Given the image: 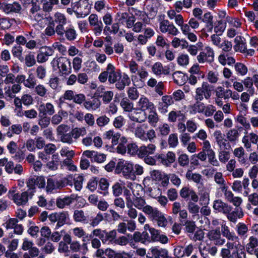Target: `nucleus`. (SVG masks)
Instances as JSON below:
<instances>
[{"label":"nucleus","instance_id":"obj_33","mask_svg":"<svg viewBox=\"0 0 258 258\" xmlns=\"http://www.w3.org/2000/svg\"><path fill=\"white\" fill-rule=\"evenodd\" d=\"M130 119L139 123H142L147 119V113L140 111L137 108L130 115Z\"/></svg>","mask_w":258,"mask_h":258},{"label":"nucleus","instance_id":"obj_1","mask_svg":"<svg viewBox=\"0 0 258 258\" xmlns=\"http://www.w3.org/2000/svg\"><path fill=\"white\" fill-rule=\"evenodd\" d=\"M68 185H72V178L70 176L58 179L56 178L48 177L47 179L45 189L47 194H53Z\"/></svg>","mask_w":258,"mask_h":258},{"label":"nucleus","instance_id":"obj_52","mask_svg":"<svg viewBox=\"0 0 258 258\" xmlns=\"http://www.w3.org/2000/svg\"><path fill=\"white\" fill-rule=\"evenodd\" d=\"M124 186V184L118 182H115L112 186V194L114 196L118 197L120 196L122 192Z\"/></svg>","mask_w":258,"mask_h":258},{"label":"nucleus","instance_id":"obj_22","mask_svg":"<svg viewBox=\"0 0 258 258\" xmlns=\"http://www.w3.org/2000/svg\"><path fill=\"white\" fill-rule=\"evenodd\" d=\"M174 103L171 95H163L158 103V109L161 112H167L168 107Z\"/></svg>","mask_w":258,"mask_h":258},{"label":"nucleus","instance_id":"obj_12","mask_svg":"<svg viewBox=\"0 0 258 258\" xmlns=\"http://www.w3.org/2000/svg\"><path fill=\"white\" fill-rule=\"evenodd\" d=\"M69 217L67 212L52 213L48 216L49 220L52 222H57L56 227L59 228L63 225Z\"/></svg>","mask_w":258,"mask_h":258},{"label":"nucleus","instance_id":"obj_6","mask_svg":"<svg viewBox=\"0 0 258 258\" xmlns=\"http://www.w3.org/2000/svg\"><path fill=\"white\" fill-rule=\"evenodd\" d=\"M213 90L212 85L207 82H203L201 87L196 89L194 99L198 101H202L204 98L208 100L210 98Z\"/></svg>","mask_w":258,"mask_h":258},{"label":"nucleus","instance_id":"obj_14","mask_svg":"<svg viewBox=\"0 0 258 258\" xmlns=\"http://www.w3.org/2000/svg\"><path fill=\"white\" fill-rule=\"evenodd\" d=\"M207 237L216 245L221 246L225 242V239L221 237V233L219 228L210 230L207 233Z\"/></svg>","mask_w":258,"mask_h":258},{"label":"nucleus","instance_id":"obj_55","mask_svg":"<svg viewBox=\"0 0 258 258\" xmlns=\"http://www.w3.org/2000/svg\"><path fill=\"white\" fill-rule=\"evenodd\" d=\"M239 136V133L236 129L229 130L226 134V137L228 140L230 142L236 141Z\"/></svg>","mask_w":258,"mask_h":258},{"label":"nucleus","instance_id":"obj_45","mask_svg":"<svg viewBox=\"0 0 258 258\" xmlns=\"http://www.w3.org/2000/svg\"><path fill=\"white\" fill-rule=\"evenodd\" d=\"M146 202L145 199L142 197H136L134 200H132V206H134L135 208L139 210H142L144 212Z\"/></svg>","mask_w":258,"mask_h":258},{"label":"nucleus","instance_id":"obj_44","mask_svg":"<svg viewBox=\"0 0 258 258\" xmlns=\"http://www.w3.org/2000/svg\"><path fill=\"white\" fill-rule=\"evenodd\" d=\"M144 212L148 215V217L152 221H154L160 215L161 213L156 208H153L150 205H147Z\"/></svg>","mask_w":258,"mask_h":258},{"label":"nucleus","instance_id":"obj_32","mask_svg":"<svg viewBox=\"0 0 258 258\" xmlns=\"http://www.w3.org/2000/svg\"><path fill=\"white\" fill-rule=\"evenodd\" d=\"M40 10L39 5L36 2H32V7L30 10V16L37 21H39L43 19V14L39 13Z\"/></svg>","mask_w":258,"mask_h":258},{"label":"nucleus","instance_id":"obj_11","mask_svg":"<svg viewBox=\"0 0 258 258\" xmlns=\"http://www.w3.org/2000/svg\"><path fill=\"white\" fill-rule=\"evenodd\" d=\"M160 21L159 29L162 33H168L173 36H175L178 33V29L168 20H161L160 18Z\"/></svg>","mask_w":258,"mask_h":258},{"label":"nucleus","instance_id":"obj_25","mask_svg":"<svg viewBox=\"0 0 258 258\" xmlns=\"http://www.w3.org/2000/svg\"><path fill=\"white\" fill-rule=\"evenodd\" d=\"M152 71L156 76L168 75L170 74V68L167 67H163L160 62H157L152 66Z\"/></svg>","mask_w":258,"mask_h":258},{"label":"nucleus","instance_id":"obj_35","mask_svg":"<svg viewBox=\"0 0 258 258\" xmlns=\"http://www.w3.org/2000/svg\"><path fill=\"white\" fill-rule=\"evenodd\" d=\"M172 78L174 83L180 86L184 85L188 80L187 76L180 71L173 73Z\"/></svg>","mask_w":258,"mask_h":258},{"label":"nucleus","instance_id":"obj_43","mask_svg":"<svg viewBox=\"0 0 258 258\" xmlns=\"http://www.w3.org/2000/svg\"><path fill=\"white\" fill-rule=\"evenodd\" d=\"M221 232L222 235L227 240L237 239V235L234 232H231L229 227L226 224L222 225Z\"/></svg>","mask_w":258,"mask_h":258},{"label":"nucleus","instance_id":"obj_50","mask_svg":"<svg viewBox=\"0 0 258 258\" xmlns=\"http://www.w3.org/2000/svg\"><path fill=\"white\" fill-rule=\"evenodd\" d=\"M186 178L188 180H191L197 183L201 182L202 176L199 173H192L191 170L188 169L185 174Z\"/></svg>","mask_w":258,"mask_h":258},{"label":"nucleus","instance_id":"obj_59","mask_svg":"<svg viewBox=\"0 0 258 258\" xmlns=\"http://www.w3.org/2000/svg\"><path fill=\"white\" fill-rule=\"evenodd\" d=\"M214 180L216 183L220 185V189H222L223 187H226V184L225 181L223 177L221 172H216L214 176Z\"/></svg>","mask_w":258,"mask_h":258},{"label":"nucleus","instance_id":"obj_36","mask_svg":"<svg viewBox=\"0 0 258 258\" xmlns=\"http://www.w3.org/2000/svg\"><path fill=\"white\" fill-rule=\"evenodd\" d=\"M147 119L149 123L153 127H156L157 123L159 121V117L156 111V107L154 109L149 111V114L147 115Z\"/></svg>","mask_w":258,"mask_h":258},{"label":"nucleus","instance_id":"obj_28","mask_svg":"<svg viewBox=\"0 0 258 258\" xmlns=\"http://www.w3.org/2000/svg\"><path fill=\"white\" fill-rule=\"evenodd\" d=\"M38 110L39 116H41V115L46 116L47 114L51 115L55 112L54 106L50 103L41 104L39 107Z\"/></svg>","mask_w":258,"mask_h":258},{"label":"nucleus","instance_id":"obj_37","mask_svg":"<svg viewBox=\"0 0 258 258\" xmlns=\"http://www.w3.org/2000/svg\"><path fill=\"white\" fill-rule=\"evenodd\" d=\"M235 230L237 234V236L241 238L247 237V234L248 231V226L244 223L239 222L235 227Z\"/></svg>","mask_w":258,"mask_h":258},{"label":"nucleus","instance_id":"obj_16","mask_svg":"<svg viewBox=\"0 0 258 258\" xmlns=\"http://www.w3.org/2000/svg\"><path fill=\"white\" fill-rule=\"evenodd\" d=\"M54 22L57 25L55 27L56 33L60 34L62 33L63 29L64 28V26L67 23V19L64 14L57 12L54 15Z\"/></svg>","mask_w":258,"mask_h":258},{"label":"nucleus","instance_id":"obj_38","mask_svg":"<svg viewBox=\"0 0 258 258\" xmlns=\"http://www.w3.org/2000/svg\"><path fill=\"white\" fill-rule=\"evenodd\" d=\"M83 105L87 110H96L100 106L101 102L98 98H93L92 100L85 101Z\"/></svg>","mask_w":258,"mask_h":258},{"label":"nucleus","instance_id":"obj_20","mask_svg":"<svg viewBox=\"0 0 258 258\" xmlns=\"http://www.w3.org/2000/svg\"><path fill=\"white\" fill-rule=\"evenodd\" d=\"M83 155L88 158H91L92 161L99 163H103L106 158L105 154L94 151L86 150L83 152Z\"/></svg>","mask_w":258,"mask_h":258},{"label":"nucleus","instance_id":"obj_9","mask_svg":"<svg viewBox=\"0 0 258 258\" xmlns=\"http://www.w3.org/2000/svg\"><path fill=\"white\" fill-rule=\"evenodd\" d=\"M89 25L95 36L101 35L103 28V24L97 15L91 14L88 18Z\"/></svg>","mask_w":258,"mask_h":258},{"label":"nucleus","instance_id":"obj_60","mask_svg":"<svg viewBox=\"0 0 258 258\" xmlns=\"http://www.w3.org/2000/svg\"><path fill=\"white\" fill-rule=\"evenodd\" d=\"M36 85V80L34 76L32 74L29 75L27 79H25L24 86L30 89H32L35 87Z\"/></svg>","mask_w":258,"mask_h":258},{"label":"nucleus","instance_id":"obj_48","mask_svg":"<svg viewBox=\"0 0 258 258\" xmlns=\"http://www.w3.org/2000/svg\"><path fill=\"white\" fill-rule=\"evenodd\" d=\"M22 132V125L20 124H15L11 125L9 128V131L6 134V136L9 138H11L13 136L14 134L20 135Z\"/></svg>","mask_w":258,"mask_h":258},{"label":"nucleus","instance_id":"obj_53","mask_svg":"<svg viewBox=\"0 0 258 258\" xmlns=\"http://www.w3.org/2000/svg\"><path fill=\"white\" fill-rule=\"evenodd\" d=\"M126 207L128 210L126 211V214L129 218L132 220L136 219L138 216V212L136 208L132 206V203L126 204Z\"/></svg>","mask_w":258,"mask_h":258},{"label":"nucleus","instance_id":"obj_54","mask_svg":"<svg viewBox=\"0 0 258 258\" xmlns=\"http://www.w3.org/2000/svg\"><path fill=\"white\" fill-rule=\"evenodd\" d=\"M72 178V181H74L75 187L77 190L80 191L82 188L83 182L84 181V177L82 175H77Z\"/></svg>","mask_w":258,"mask_h":258},{"label":"nucleus","instance_id":"obj_15","mask_svg":"<svg viewBox=\"0 0 258 258\" xmlns=\"http://www.w3.org/2000/svg\"><path fill=\"white\" fill-rule=\"evenodd\" d=\"M156 107L154 104L147 97H141L137 103V108L140 111L146 112V111H150Z\"/></svg>","mask_w":258,"mask_h":258},{"label":"nucleus","instance_id":"obj_5","mask_svg":"<svg viewBox=\"0 0 258 258\" xmlns=\"http://www.w3.org/2000/svg\"><path fill=\"white\" fill-rule=\"evenodd\" d=\"M56 134L59 140L63 143L70 145L74 142L72 131H70L69 126L67 124H61L58 125L56 128Z\"/></svg>","mask_w":258,"mask_h":258},{"label":"nucleus","instance_id":"obj_18","mask_svg":"<svg viewBox=\"0 0 258 258\" xmlns=\"http://www.w3.org/2000/svg\"><path fill=\"white\" fill-rule=\"evenodd\" d=\"M213 208L214 210L224 214L228 213L231 211L232 208L228 204L223 202L221 200H216L214 201Z\"/></svg>","mask_w":258,"mask_h":258},{"label":"nucleus","instance_id":"obj_51","mask_svg":"<svg viewBox=\"0 0 258 258\" xmlns=\"http://www.w3.org/2000/svg\"><path fill=\"white\" fill-rule=\"evenodd\" d=\"M226 27V23L221 20L214 23V32L218 35H222Z\"/></svg>","mask_w":258,"mask_h":258},{"label":"nucleus","instance_id":"obj_39","mask_svg":"<svg viewBox=\"0 0 258 258\" xmlns=\"http://www.w3.org/2000/svg\"><path fill=\"white\" fill-rule=\"evenodd\" d=\"M233 155L237 158V160L241 164H244L246 162V159L244 157L245 151L243 147L236 148L233 151Z\"/></svg>","mask_w":258,"mask_h":258},{"label":"nucleus","instance_id":"obj_4","mask_svg":"<svg viewBox=\"0 0 258 258\" xmlns=\"http://www.w3.org/2000/svg\"><path fill=\"white\" fill-rule=\"evenodd\" d=\"M134 165L127 161L120 160L115 168L116 174H122L125 178H131L133 176Z\"/></svg>","mask_w":258,"mask_h":258},{"label":"nucleus","instance_id":"obj_21","mask_svg":"<svg viewBox=\"0 0 258 258\" xmlns=\"http://www.w3.org/2000/svg\"><path fill=\"white\" fill-rule=\"evenodd\" d=\"M156 146L153 144H149L147 146H142L139 148L138 157L143 158L146 156L152 155L155 154Z\"/></svg>","mask_w":258,"mask_h":258},{"label":"nucleus","instance_id":"obj_10","mask_svg":"<svg viewBox=\"0 0 258 258\" xmlns=\"http://www.w3.org/2000/svg\"><path fill=\"white\" fill-rule=\"evenodd\" d=\"M34 194L28 188L27 190L21 193L17 192L16 196L13 199V202L17 206H24L26 205L29 199L32 198Z\"/></svg>","mask_w":258,"mask_h":258},{"label":"nucleus","instance_id":"obj_49","mask_svg":"<svg viewBox=\"0 0 258 258\" xmlns=\"http://www.w3.org/2000/svg\"><path fill=\"white\" fill-rule=\"evenodd\" d=\"M151 251L154 258H162L168 252L167 249L160 248L159 246L152 247Z\"/></svg>","mask_w":258,"mask_h":258},{"label":"nucleus","instance_id":"obj_2","mask_svg":"<svg viewBox=\"0 0 258 258\" xmlns=\"http://www.w3.org/2000/svg\"><path fill=\"white\" fill-rule=\"evenodd\" d=\"M51 65L54 70L58 69L62 76L69 75L72 71L71 60L67 57H54L51 62Z\"/></svg>","mask_w":258,"mask_h":258},{"label":"nucleus","instance_id":"obj_64","mask_svg":"<svg viewBox=\"0 0 258 258\" xmlns=\"http://www.w3.org/2000/svg\"><path fill=\"white\" fill-rule=\"evenodd\" d=\"M128 98L132 100H137L139 97V93L136 87H130L127 91Z\"/></svg>","mask_w":258,"mask_h":258},{"label":"nucleus","instance_id":"obj_29","mask_svg":"<svg viewBox=\"0 0 258 258\" xmlns=\"http://www.w3.org/2000/svg\"><path fill=\"white\" fill-rule=\"evenodd\" d=\"M157 0H145V6L151 16H155L158 11Z\"/></svg>","mask_w":258,"mask_h":258},{"label":"nucleus","instance_id":"obj_34","mask_svg":"<svg viewBox=\"0 0 258 258\" xmlns=\"http://www.w3.org/2000/svg\"><path fill=\"white\" fill-rule=\"evenodd\" d=\"M258 246V239L253 236H250L248 240V242L245 245V249L246 252L249 254H253L255 248Z\"/></svg>","mask_w":258,"mask_h":258},{"label":"nucleus","instance_id":"obj_27","mask_svg":"<svg viewBox=\"0 0 258 258\" xmlns=\"http://www.w3.org/2000/svg\"><path fill=\"white\" fill-rule=\"evenodd\" d=\"M235 45L233 46L236 52H244L246 51V42L244 37L237 36L234 39Z\"/></svg>","mask_w":258,"mask_h":258},{"label":"nucleus","instance_id":"obj_30","mask_svg":"<svg viewBox=\"0 0 258 258\" xmlns=\"http://www.w3.org/2000/svg\"><path fill=\"white\" fill-rule=\"evenodd\" d=\"M73 218L75 222L83 224H87L89 221L88 217L85 215L82 210H75L74 212Z\"/></svg>","mask_w":258,"mask_h":258},{"label":"nucleus","instance_id":"obj_26","mask_svg":"<svg viewBox=\"0 0 258 258\" xmlns=\"http://www.w3.org/2000/svg\"><path fill=\"white\" fill-rule=\"evenodd\" d=\"M226 215H227V219L234 223L237 222L238 219H241L244 216L242 210L240 208H236L234 211H231Z\"/></svg>","mask_w":258,"mask_h":258},{"label":"nucleus","instance_id":"obj_7","mask_svg":"<svg viewBox=\"0 0 258 258\" xmlns=\"http://www.w3.org/2000/svg\"><path fill=\"white\" fill-rule=\"evenodd\" d=\"M26 183L29 190H31L34 195L36 191V186L39 188H45L46 185L45 179L42 176L31 177L26 180Z\"/></svg>","mask_w":258,"mask_h":258},{"label":"nucleus","instance_id":"obj_3","mask_svg":"<svg viewBox=\"0 0 258 258\" xmlns=\"http://www.w3.org/2000/svg\"><path fill=\"white\" fill-rule=\"evenodd\" d=\"M93 236L99 237L103 244H113L114 238L116 237L117 232L116 230L107 231L101 229H95L92 231Z\"/></svg>","mask_w":258,"mask_h":258},{"label":"nucleus","instance_id":"obj_47","mask_svg":"<svg viewBox=\"0 0 258 258\" xmlns=\"http://www.w3.org/2000/svg\"><path fill=\"white\" fill-rule=\"evenodd\" d=\"M72 136L74 142L76 141L80 137H83L87 134L86 127H75L72 130Z\"/></svg>","mask_w":258,"mask_h":258},{"label":"nucleus","instance_id":"obj_56","mask_svg":"<svg viewBox=\"0 0 258 258\" xmlns=\"http://www.w3.org/2000/svg\"><path fill=\"white\" fill-rule=\"evenodd\" d=\"M177 117H181L182 120H184L185 118V115L180 111H171L168 114V120L170 122H174L176 121Z\"/></svg>","mask_w":258,"mask_h":258},{"label":"nucleus","instance_id":"obj_41","mask_svg":"<svg viewBox=\"0 0 258 258\" xmlns=\"http://www.w3.org/2000/svg\"><path fill=\"white\" fill-rule=\"evenodd\" d=\"M213 136L216 140V142L220 148L227 149V144L226 143V140L224 139V135L222 134L220 131H215L213 134Z\"/></svg>","mask_w":258,"mask_h":258},{"label":"nucleus","instance_id":"obj_62","mask_svg":"<svg viewBox=\"0 0 258 258\" xmlns=\"http://www.w3.org/2000/svg\"><path fill=\"white\" fill-rule=\"evenodd\" d=\"M39 252V249L34 246L33 248L30 249L28 252L24 253L23 258H35L38 256Z\"/></svg>","mask_w":258,"mask_h":258},{"label":"nucleus","instance_id":"obj_8","mask_svg":"<svg viewBox=\"0 0 258 258\" xmlns=\"http://www.w3.org/2000/svg\"><path fill=\"white\" fill-rule=\"evenodd\" d=\"M7 148L12 158L16 161L20 162L25 158V154L23 151L19 149L17 144L13 141H10L7 145Z\"/></svg>","mask_w":258,"mask_h":258},{"label":"nucleus","instance_id":"obj_17","mask_svg":"<svg viewBox=\"0 0 258 258\" xmlns=\"http://www.w3.org/2000/svg\"><path fill=\"white\" fill-rule=\"evenodd\" d=\"M78 196L72 194L70 196H66L63 198L58 197L56 200V205L59 209H63L66 206H70L75 200L77 199Z\"/></svg>","mask_w":258,"mask_h":258},{"label":"nucleus","instance_id":"obj_40","mask_svg":"<svg viewBox=\"0 0 258 258\" xmlns=\"http://www.w3.org/2000/svg\"><path fill=\"white\" fill-rule=\"evenodd\" d=\"M146 127L147 125L145 124L138 125L134 130L135 136L142 141H147V138L145 131V128H146Z\"/></svg>","mask_w":258,"mask_h":258},{"label":"nucleus","instance_id":"obj_57","mask_svg":"<svg viewBox=\"0 0 258 258\" xmlns=\"http://www.w3.org/2000/svg\"><path fill=\"white\" fill-rule=\"evenodd\" d=\"M23 48L22 46L20 45H16L12 47V53L14 57H16L21 61L24 60V58L22 56Z\"/></svg>","mask_w":258,"mask_h":258},{"label":"nucleus","instance_id":"obj_61","mask_svg":"<svg viewBox=\"0 0 258 258\" xmlns=\"http://www.w3.org/2000/svg\"><path fill=\"white\" fill-rule=\"evenodd\" d=\"M120 105L125 111H131L133 109V103L126 97L122 99Z\"/></svg>","mask_w":258,"mask_h":258},{"label":"nucleus","instance_id":"obj_63","mask_svg":"<svg viewBox=\"0 0 258 258\" xmlns=\"http://www.w3.org/2000/svg\"><path fill=\"white\" fill-rule=\"evenodd\" d=\"M177 63L182 67H185L189 63V56L186 54H180L177 58Z\"/></svg>","mask_w":258,"mask_h":258},{"label":"nucleus","instance_id":"obj_24","mask_svg":"<svg viewBox=\"0 0 258 258\" xmlns=\"http://www.w3.org/2000/svg\"><path fill=\"white\" fill-rule=\"evenodd\" d=\"M131 84V80L128 76L123 73L120 75L115 82V87L118 90H123L126 86H129Z\"/></svg>","mask_w":258,"mask_h":258},{"label":"nucleus","instance_id":"obj_42","mask_svg":"<svg viewBox=\"0 0 258 258\" xmlns=\"http://www.w3.org/2000/svg\"><path fill=\"white\" fill-rule=\"evenodd\" d=\"M218 60L219 62L223 66H225L226 64L231 65L235 62V60L233 57L229 56L225 53H221L218 57Z\"/></svg>","mask_w":258,"mask_h":258},{"label":"nucleus","instance_id":"obj_46","mask_svg":"<svg viewBox=\"0 0 258 258\" xmlns=\"http://www.w3.org/2000/svg\"><path fill=\"white\" fill-rule=\"evenodd\" d=\"M225 246L226 247H228L230 250L234 249V251H238L243 246L240 244L239 242V238L237 236V239L232 240H227Z\"/></svg>","mask_w":258,"mask_h":258},{"label":"nucleus","instance_id":"obj_58","mask_svg":"<svg viewBox=\"0 0 258 258\" xmlns=\"http://www.w3.org/2000/svg\"><path fill=\"white\" fill-rule=\"evenodd\" d=\"M165 173L159 170H154L150 172V175L153 180L155 181H161L165 178Z\"/></svg>","mask_w":258,"mask_h":258},{"label":"nucleus","instance_id":"obj_19","mask_svg":"<svg viewBox=\"0 0 258 258\" xmlns=\"http://www.w3.org/2000/svg\"><path fill=\"white\" fill-rule=\"evenodd\" d=\"M149 232L151 235L152 241H158L162 244H166L168 242V238L165 235L161 234L160 231L154 228H150Z\"/></svg>","mask_w":258,"mask_h":258},{"label":"nucleus","instance_id":"obj_31","mask_svg":"<svg viewBox=\"0 0 258 258\" xmlns=\"http://www.w3.org/2000/svg\"><path fill=\"white\" fill-rule=\"evenodd\" d=\"M232 92L230 89H225L222 87H218L215 90V95L218 99H228L232 96Z\"/></svg>","mask_w":258,"mask_h":258},{"label":"nucleus","instance_id":"obj_13","mask_svg":"<svg viewBox=\"0 0 258 258\" xmlns=\"http://www.w3.org/2000/svg\"><path fill=\"white\" fill-rule=\"evenodd\" d=\"M197 58L199 63L211 62L214 60V51L211 47H206L197 56Z\"/></svg>","mask_w":258,"mask_h":258},{"label":"nucleus","instance_id":"obj_23","mask_svg":"<svg viewBox=\"0 0 258 258\" xmlns=\"http://www.w3.org/2000/svg\"><path fill=\"white\" fill-rule=\"evenodd\" d=\"M57 35L60 37H63L64 36L66 39L70 41L75 40L78 35L76 30L75 29L74 26L72 25L67 27L66 29L63 28L62 33Z\"/></svg>","mask_w":258,"mask_h":258}]
</instances>
